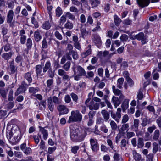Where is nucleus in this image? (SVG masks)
<instances>
[{"mask_svg":"<svg viewBox=\"0 0 161 161\" xmlns=\"http://www.w3.org/2000/svg\"><path fill=\"white\" fill-rule=\"evenodd\" d=\"M70 132L71 139L75 142H80L83 140L86 135L85 130H80L78 129L73 126L70 127Z\"/></svg>","mask_w":161,"mask_h":161,"instance_id":"1","label":"nucleus"},{"mask_svg":"<svg viewBox=\"0 0 161 161\" xmlns=\"http://www.w3.org/2000/svg\"><path fill=\"white\" fill-rule=\"evenodd\" d=\"M65 56L69 60H72L71 55H72L74 60H76L78 58V55L77 52L73 50V46L70 44H68L66 49Z\"/></svg>","mask_w":161,"mask_h":161,"instance_id":"2","label":"nucleus"},{"mask_svg":"<svg viewBox=\"0 0 161 161\" xmlns=\"http://www.w3.org/2000/svg\"><path fill=\"white\" fill-rule=\"evenodd\" d=\"M71 116L69 117L68 122H80L82 120V115L78 110L72 111L71 112Z\"/></svg>","mask_w":161,"mask_h":161,"instance_id":"3","label":"nucleus"},{"mask_svg":"<svg viewBox=\"0 0 161 161\" xmlns=\"http://www.w3.org/2000/svg\"><path fill=\"white\" fill-rule=\"evenodd\" d=\"M74 72V74L76 75L77 74L80 76H85L86 75V71L81 66L77 65L75 64L72 68Z\"/></svg>","mask_w":161,"mask_h":161,"instance_id":"4","label":"nucleus"},{"mask_svg":"<svg viewBox=\"0 0 161 161\" xmlns=\"http://www.w3.org/2000/svg\"><path fill=\"white\" fill-rule=\"evenodd\" d=\"M96 112L95 111H90L88 114V117L85 116L84 118L85 121H87V125L88 126L92 125L94 123L93 118L95 115Z\"/></svg>","mask_w":161,"mask_h":161,"instance_id":"5","label":"nucleus"},{"mask_svg":"<svg viewBox=\"0 0 161 161\" xmlns=\"http://www.w3.org/2000/svg\"><path fill=\"white\" fill-rule=\"evenodd\" d=\"M121 109L120 108H118L117 109V111L115 113H114L113 111H110V114L111 117L114 119L117 122H119V119L121 117Z\"/></svg>","mask_w":161,"mask_h":161,"instance_id":"6","label":"nucleus"},{"mask_svg":"<svg viewBox=\"0 0 161 161\" xmlns=\"http://www.w3.org/2000/svg\"><path fill=\"white\" fill-rule=\"evenodd\" d=\"M134 38L138 40H141L142 44H146L147 42V39L146 36H145L143 32H140L134 36Z\"/></svg>","mask_w":161,"mask_h":161,"instance_id":"7","label":"nucleus"},{"mask_svg":"<svg viewBox=\"0 0 161 161\" xmlns=\"http://www.w3.org/2000/svg\"><path fill=\"white\" fill-rule=\"evenodd\" d=\"M57 109L59 112V115H61L67 114L69 112V109L63 105H60L57 106Z\"/></svg>","mask_w":161,"mask_h":161,"instance_id":"8","label":"nucleus"},{"mask_svg":"<svg viewBox=\"0 0 161 161\" xmlns=\"http://www.w3.org/2000/svg\"><path fill=\"white\" fill-rule=\"evenodd\" d=\"M14 15V12L12 10H9L7 13L6 18L7 23L10 24V26H13V23H12Z\"/></svg>","mask_w":161,"mask_h":161,"instance_id":"9","label":"nucleus"},{"mask_svg":"<svg viewBox=\"0 0 161 161\" xmlns=\"http://www.w3.org/2000/svg\"><path fill=\"white\" fill-rule=\"evenodd\" d=\"M58 74L62 77V79L63 80H69L70 77L67 74L65 70L63 69H60L58 70Z\"/></svg>","mask_w":161,"mask_h":161,"instance_id":"10","label":"nucleus"},{"mask_svg":"<svg viewBox=\"0 0 161 161\" xmlns=\"http://www.w3.org/2000/svg\"><path fill=\"white\" fill-rule=\"evenodd\" d=\"M90 143L92 151L96 152L98 150L99 147L97 140L92 138L90 140Z\"/></svg>","mask_w":161,"mask_h":161,"instance_id":"11","label":"nucleus"},{"mask_svg":"<svg viewBox=\"0 0 161 161\" xmlns=\"http://www.w3.org/2000/svg\"><path fill=\"white\" fill-rule=\"evenodd\" d=\"M73 41L74 42V46L75 48L78 50H80L81 48L80 44L78 41V38L76 35H74L73 36Z\"/></svg>","mask_w":161,"mask_h":161,"instance_id":"12","label":"nucleus"},{"mask_svg":"<svg viewBox=\"0 0 161 161\" xmlns=\"http://www.w3.org/2000/svg\"><path fill=\"white\" fill-rule=\"evenodd\" d=\"M99 104L94 101L93 100H92L90 103L88 107L90 110H97L99 108Z\"/></svg>","mask_w":161,"mask_h":161,"instance_id":"13","label":"nucleus"},{"mask_svg":"<svg viewBox=\"0 0 161 161\" xmlns=\"http://www.w3.org/2000/svg\"><path fill=\"white\" fill-rule=\"evenodd\" d=\"M33 72L31 71L25 73L23 75V77L29 83H31L32 81V78L31 76V75L33 74Z\"/></svg>","mask_w":161,"mask_h":161,"instance_id":"14","label":"nucleus"},{"mask_svg":"<svg viewBox=\"0 0 161 161\" xmlns=\"http://www.w3.org/2000/svg\"><path fill=\"white\" fill-rule=\"evenodd\" d=\"M150 0H137L138 4L142 8L147 6L149 3Z\"/></svg>","mask_w":161,"mask_h":161,"instance_id":"15","label":"nucleus"},{"mask_svg":"<svg viewBox=\"0 0 161 161\" xmlns=\"http://www.w3.org/2000/svg\"><path fill=\"white\" fill-rule=\"evenodd\" d=\"M101 114L105 121H108L110 118V113L105 110H103L101 112Z\"/></svg>","mask_w":161,"mask_h":161,"instance_id":"16","label":"nucleus"},{"mask_svg":"<svg viewBox=\"0 0 161 161\" xmlns=\"http://www.w3.org/2000/svg\"><path fill=\"white\" fill-rule=\"evenodd\" d=\"M92 39L95 44L100 45L101 43V41L99 36L97 34H94L92 36Z\"/></svg>","mask_w":161,"mask_h":161,"instance_id":"17","label":"nucleus"},{"mask_svg":"<svg viewBox=\"0 0 161 161\" xmlns=\"http://www.w3.org/2000/svg\"><path fill=\"white\" fill-rule=\"evenodd\" d=\"M125 74L124 75V76L126 78L127 83L128 84L129 86L130 87H132L134 85V82L132 79L129 77L128 73L127 71H125Z\"/></svg>","mask_w":161,"mask_h":161,"instance_id":"18","label":"nucleus"},{"mask_svg":"<svg viewBox=\"0 0 161 161\" xmlns=\"http://www.w3.org/2000/svg\"><path fill=\"white\" fill-rule=\"evenodd\" d=\"M36 71V76L38 77L39 76H42L44 75L43 73H42V67L41 65H37L35 67Z\"/></svg>","mask_w":161,"mask_h":161,"instance_id":"19","label":"nucleus"},{"mask_svg":"<svg viewBox=\"0 0 161 161\" xmlns=\"http://www.w3.org/2000/svg\"><path fill=\"white\" fill-rule=\"evenodd\" d=\"M123 124L120 128L119 130V133L120 134H123L125 131H128L129 127V125L127 123H124Z\"/></svg>","mask_w":161,"mask_h":161,"instance_id":"20","label":"nucleus"},{"mask_svg":"<svg viewBox=\"0 0 161 161\" xmlns=\"http://www.w3.org/2000/svg\"><path fill=\"white\" fill-rule=\"evenodd\" d=\"M48 106L49 110L51 112L54 109V105L52 101V97H50L47 99Z\"/></svg>","mask_w":161,"mask_h":161,"instance_id":"21","label":"nucleus"},{"mask_svg":"<svg viewBox=\"0 0 161 161\" xmlns=\"http://www.w3.org/2000/svg\"><path fill=\"white\" fill-rule=\"evenodd\" d=\"M139 121L138 119H135L134 120L133 125L132 126V129H134L135 132H136L138 130Z\"/></svg>","mask_w":161,"mask_h":161,"instance_id":"22","label":"nucleus"},{"mask_svg":"<svg viewBox=\"0 0 161 161\" xmlns=\"http://www.w3.org/2000/svg\"><path fill=\"white\" fill-rule=\"evenodd\" d=\"M109 54V52L107 51H105L103 52L101 51L98 52L97 54L98 57L100 58L101 59H103L107 55Z\"/></svg>","mask_w":161,"mask_h":161,"instance_id":"23","label":"nucleus"},{"mask_svg":"<svg viewBox=\"0 0 161 161\" xmlns=\"http://www.w3.org/2000/svg\"><path fill=\"white\" fill-rule=\"evenodd\" d=\"M40 131L41 132L43 135V137L44 140H46L48 137V133L47 130L44 128L41 127Z\"/></svg>","mask_w":161,"mask_h":161,"instance_id":"24","label":"nucleus"},{"mask_svg":"<svg viewBox=\"0 0 161 161\" xmlns=\"http://www.w3.org/2000/svg\"><path fill=\"white\" fill-rule=\"evenodd\" d=\"M112 101L114 104L115 107L116 108L120 104V102L118 97L114 96L113 97Z\"/></svg>","mask_w":161,"mask_h":161,"instance_id":"25","label":"nucleus"},{"mask_svg":"<svg viewBox=\"0 0 161 161\" xmlns=\"http://www.w3.org/2000/svg\"><path fill=\"white\" fill-rule=\"evenodd\" d=\"M129 100L125 99L124 100L121 105V107L123 110H125L128 107L129 102Z\"/></svg>","mask_w":161,"mask_h":161,"instance_id":"26","label":"nucleus"},{"mask_svg":"<svg viewBox=\"0 0 161 161\" xmlns=\"http://www.w3.org/2000/svg\"><path fill=\"white\" fill-rule=\"evenodd\" d=\"M89 2L93 8L97 7L100 3V2L98 0H89Z\"/></svg>","mask_w":161,"mask_h":161,"instance_id":"27","label":"nucleus"},{"mask_svg":"<svg viewBox=\"0 0 161 161\" xmlns=\"http://www.w3.org/2000/svg\"><path fill=\"white\" fill-rule=\"evenodd\" d=\"M134 158L136 161H140L141 159V155L137 153L136 151L134 150L132 152Z\"/></svg>","mask_w":161,"mask_h":161,"instance_id":"28","label":"nucleus"},{"mask_svg":"<svg viewBox=\"0 0 161 161\" xmlns=\"http://www.w3.org/2000/svg\"><path fill=\"white\" fill-rule=\"evenodd\" d=\"M52 69L51 66V63L49 61H47L45 64L44 67L43 69V72L44 73L46 72L48 70Z\"/></svg>","mask_w":161,"mask_h":161,"instance_id":"29","label":"nucleus"},{"mask_svg":"<svg viewBox=\"0 0 161 161\" xmlns=\"http://www.w3.org/2000/svg\"><path fill=\"white\" fill-rule=\"evenodd\" d=\"M87 48L88 49L86 51L83 53L82 54V56L84 58L86 57L91 54V45H88Z\"/></svg>","mask_w":161,"mask_h":161,"instance_id":"30","label":"nucleus"},{"mask_svg":"<svg viewBox=\"0 0 161 161\" xmlns=\"http://www.w3.org/2000/svg\"><path fill=\"white\" fill-rule=\"evenodd\" d=\"M156 126L155 125H153L152 126L149 127L147 130V132L146 133V136H149V133H152L153 131L156 129Z\"/></svg>","mask_w":161,"mask_h":161,"instance_id":"31","label":"nucleus"},{"mask_svg":"<svg viewBox=\"0 0 161 161\" xmlns=\"http://www.w3.org/2000/svg\"><path fill=\"white\" fill-rule=\"evenodd\" d=\"M42 36L40 35V33L37 30L34 32V39L36 42H38L40 40Z\"/></svg>","mask_w":161,"mask_h":161,"instance_id":"32","label":"nucleus"},{"mask_svg":"<svg viewBox=\"0 0 161 161\" xmlns=\"http://www.w3.org/2000/svg\"><path fill=\"white\" fill-rule=\"evenodd\" d=\"M26 90V88L25 87H23V86H20L17 89L16 92L15 93V95H18L21 93L24 92Z\"/></svg>","mask_w":161,"mask_h":161,"instance_id":"33","label":"nucleus"},{"mask_svg":"<svg viewBox=\"0 0 161 161\" xmlns=\"http://www.w3.org/2000/svg\"><path fill=\"white\" fill-rule=\"evenodd\" d=\"M73 24L69 20L67 21V22L64 25V28L69 30H71L73 29Z\"/></svg>","mask_w":161,"mask_h":161,"instance_id":"34","label":"nucleus"},{"mask_svg":"<svg viewBox=\"0 0 161 161\" xmlns=\"http://www.w3.org/2000/svg\"><path fill=\"white\" fill-rule=\"evenodd\" d=\"M14 102H10L5 106V109L8 110L11 109L14 106Z\"/></svg>","mask_w":161,"mask_h":161,"instance_id":"35","label":"nucleus"},{"mask_svg":"<svg viewBox=\"0 0 161 161\" xmlns=\"http://www.w3.org/2000/svg\"><path fill=\"white\" fill-rule=\"evenodd\" d=\"M137 98H138L137 103L138 104H139V100H141L143 98V96L142 93V88H140L138 92L137 95Z\"/></svg>","mask_w":161,"mask_h":161,"instance_id":"36","label":"nucleus"},{"mask_svg":"<svg viewBox=\"0 0 161 161\" xmlns=\"http://www.w3.org/2000/svg\"><path fill=\"white\" fill-rule=\"evenodd\" d=\"M144 140L142 138H139L137 141V147L138 148H141L143 147L144 143Z\"/></svg>","mask_w":161,"mask_h":161,"instance_id":"37","label":"nucleus"},{"mask_svg":"<svg viewBox=\"0 0 161 161\" xmlns=\"http://www.w3.org/2000/svg\"><path fill=\"white\" fill-rule=\"evenodd\" d=\"M39 90V88L38 87H30L29 88V93L32 94H35Z\"/></svg>","mask_w":161,"mask_h":161,"instance_id":"38","label":"nucleus"},{"mask_svg":"<svg viewBox=\"0 0 161 161\" xmlns=\"http://www.w3.org/2000/svg\"><path fill=\"white\" fill-rule=\"evenodd\" d=\"M80 31L82 37L83 38H85L89 33L90 35H91V33L90 32L89 33L88 31H86V29L84 28H81L80 29Z\"/></svg>","mask_w":161,"mask_h":161,"instance_id":"39","label":"nucleus"},{"mask_svg":"<svg viewBox=\"0 0 161 161\" xmlns=\"http://www.w3.org/2000/svg\"><path fill=\"white\" fill-rule=\"evenodd\" d=\"M51 25L48 21H46L44 22L42 25L43 29L48 30L51 27Z\"/></svg>","mask_w":161,"mask_h":161,"instance_id":"40","label":"nucleus"},{"mask_svg":"<svg viewBox=\"0 0 161 161\" xmlns=\"http://www.w3.org/2000/svg\"><path fill=\"white\" fill-rule=\"evenodd\" d=\"M124 81L123 78H120L118 79L117 81V87L119 89H121Z\"/></svg>","mask_w":161,"mask_h":161,"instance_id":"41","label":"nucleus"},{"mask_svg":"<svg viewBox=\"0 0 161 161\" xmlns=\"http://www.w3.org/2000/svg\"><path fill=\"white\" fill-rule=\"evenodd\" d=\"M14 0H8L7 1V4L8 8L12 9L14 8Z\"/></svg>","mask_w":161,"mask_h":161,"instance_id":"42","label":"nucleus"},{"mask_svg":"<svg viewBox=\"0 0 161 161\" xmlns=\"http://www.w3.org/2000/svg\"><path fill=\"white\" fill-rule=\"evenodd\" d=\"M10 68L12 73L13 74L15 73L17 70V69L14 65V60L12 61L11 62Z\"/></svg>","mask_w":161,"mask_h":161,"instance_id":"43","label":"nucleus"},{"mask_svg":"<svg viewBox=\"0 0 161 161\" xmlns=\"http://www.w3.org/2000/svg\"><path fill=\"white\" fill-rule=\"evenodd\" d=\"M150 123V119H148L147 118H145L142 119L141 125L142 127H145Z\"/></svg>","mask_w":161,"mask_h":161,"instance_id":"44","label":"nucleus"},{"mask_svg":"<svg viewBox=\"0 0 161 161\" xmlns=\"http://www.w3.org/2000/svg\"><path fill=\"white\" fill-rule=\"evenodd\" d=\"M32 45V41L30 38H28L27 40L26 45L28 50L31 49Z\"/></svg>","mask_w":161,"mask_h":161,"instance_id":"45","label":"nucleus"},{"mask_svg":"<svg viewBox=\"0 0 161 161\" xmlns=\"http://www.w3.org/2000/svg\"><path fill=\"white\" fill-rule=\"evenodd\" d=\"M160 134L159 131L158 130H156L153 134V139L155 140H157L159 137Z\"/></svg>","mask_w":161,"mask_h":161,"instance_id":"46","label":"nucleus"},{"mask_svg":"<svg viewBox=\"0 0 161 161\" xmlns=\"http://www.w3.org/2000/svg\"><path fill=\"white\" fill-rule=\"evenodd\" d=\"M52 101L56 104H59L61 103V101L57 97L54 96L52 97Z\"/></svg>","mask_w":161,"mask_h":161,"instance_id":"47","label":"nucleus"},{"mask_svg":"<svg viewBox=\"0 0 161 161\" xmlns=\"http://www.w3.org/2000/svg\"><path fill=\"white\" fill-rule=\"evenodd\" d=\"M65 15L66 17H67L68 19L73 21L75 20V16L69 12H67L66 13Z\"/></svg>","mask_w":161,"mask_h":161,"instance_id":"48","label":"nucleus"},{"mask_svg":"<svg viewBox=\"0 0 161 161\" xmlns=\"http://www.w3.org/2000/svg\"><path fill=\"white\" fill-rule=\"evenodd\" d=\"M67 18L65 15H63L60 18L59 20V25H63L66 21Z\"/></svg>","mask_w":161,"mask_h":161,"instance_id":"49","label":"nucleus"},{"mask_svg":"<svg viewBox=\"0 0 161 161\" xmlns=\"http://www.w3.org/2000/svg\"><path fill=\"white\" fill-rule=\"evenodd\" d=\"M153 154H155L158 150V144L156 142H154L153 144Z\"/></svg>","mask_w":161,"mask_h":161,"instance_id":"50","label":"nucleus"},{"mask_svg":"<svg viewBox=\"0 0 161 161\" xmlns=\"http://www.w3.org/2000/svg\"><path fill=\"white\" fill-rule=\"evenodd\" d=\"M112 129L114 131L116 130L117 128V125L116 123L113 120H111L110 123Z\"/></svg>","mask_w":161,"mask_h":161,"instance_id":"51","label":"nucleus"},{"mask_svg":"<svg viewBox=\"0 0 161 161\" xmlns=\"http://www.w3.org/2000/svg\"><path fill=\"white\" fill-rule=\"evenodd\" d=\"M71 63L69 61L67 62L63 66V68L66 71H68L70 67Z\"/></svg>","mask_w":161,"mask_h":161,"instance_id":"52","label":"nucleus"},{"mask_svg":"<svg viewBox=\"0 0 161 161\" xmlns=\"http://www.w3.org/2000/svg\"><path fill=\"white\" fill-rule=\"evenodd\" d=\"M13 93V91L12 90H11L9 92L8 96V100L10 102H12L14 99Z\"/></svg>","mask_w":161,"mask_h":161,"instance_id":"53","label":"nucleus"},{"mask_svg":"<svg viewBox=\"0 0 161 161\" xmlns=\"http://www.w3.org/2000/svg\"><path fill=\"white\" fill-rule=\"evenodd\" d=\"M0 94L3 98L6 97L7 92L4 88H0Z\"/></svg>","mask_w":161,"mask_h":161,"instance_id":"54","label":"nucleus"},{"mask_svg":"<svg viewBox=\"0 0 161 161\" xmlns=\"http://www.w3.org/2000/svg\"><path fill=\"white\" fill-rule=\"evenodd\" d=\"M56 15L57 16L59 17L62 14V11L60 7H58L56 10Z\"/></svg>","mask_w":161,"mask_h":161,"instance_id":"55","label":"nucleus"},{"mask_svg":"<svg viewBox=\"0 0 161 161\" xmlns=\"http://www.w3.org/2000/svg\"><path fill=\"white\" fill-rule=\"evenodd\" d=\"M12 55V53L10 52L8 53H5L2 54V56L3 58H4L5 59L7 60L8 58H10Z\"/></svg>","mask_w":161,"mask_h":161,"instance_id":"56","label":"nucleus"},{"mask_svg":"<svg viewBox=\"0 0 161 161\" xmlns=\"http://www.w3.org/2000/svg\"><path fill=\"white\" fill-rule=\"evenodd\" d=\"M104 120L101 117H98L97 118L96 120V123L97 124H103Z\"/></svg>","mask_w":161,"mask_h":161,"instance_id":"57","label":"nucleus"},{"mask_svg":"<svg viewBox=\"0 0 161 161\" xmlns=\"http://www.w3.org/2000/svg\"><path fill=\"white\" fill-rule=\"evenodd\" d=\"M14 156L18 158H21L23 157V154L20 152L15 151L14 152Z\"/></svg>","mask_w":161,"mask_h":161,"instance_id":"58","label":"nucleus"},{"mask_svg":"<svg viewBox=\"0 0 161 161\" xmlns=\"http://www.w3.org/2000/svg\"><path fill=\"white\" fill-rule=\"evenodd\" d=\"M47 43L46 38H44L42 42V48H46L47 47Z\"/></svg>","mask_w":161,"mask_h":161,"instance_id":"59","label":"nucleus"},{"mask_svg":"<svg viewBox=\"0 0 161 161\" xmlns=\"http://www.w3.org/2000/svg\"><path fill=\"white\" fill-rule=\"evenodd\" d=\"M129 119L128 116L127 114L125 115L122 118L121 123L122 124L125 123L127 122Z\"/></svg>","mask_w":161,"mask_h":161,"instance_id":"60","label":"nucleus"},{"mask_svg":"<svg viewBox=\"0 0 161 161\" xmlns=\"http://www.w3.org/2000/svg\"><path fill=\"white\" fill-rule=\"evenodd\" d=\"M114 22L116 25H118L121 22V19L118 18L117 15H115L114 16Z\"/></svg>","mask_w":161,"mask_h":161,"instance_id":"61","label":"nucleus"},{"mask_svg":"<svg viewBox=\"0 0 161 161\" xmlns=\"http://www.w3.org/2000/svg\"><path fill=\"white\" fill-rule=\"evenodd\" d=\"M31 149L29 147H26L25 149L23 151L24 153L27 155L31 153Z\"/></svg>","mask_w":161,"mask_h":161,"instance_id":"62","label":"nucleus"},{"mask_svg":"<svg viewBox=\"0 0 161 161\" xmlns=\"http://www.w3.org/2000/svg\"><path fill=\"white\" fill-rule=\"evenodd\" d=\"M70 96L73 101L76 103L77 102L78 97L76 94L74 93H72L70 94Z\"/></svg>","mask_w":161,"mask_h":161,"instance_id":"63","label":"nucleus"},{"mask_svg":"<svg viewBox=\"0 0 161 161\" xmlns=\"http://www.w3.org/2000/svg\"><path fill=\"white\" fill-rule=\"evenodd\" d=\"M56 149V147L55 146L49 147L48 149L47 152L49 154H52Z\"/></svg>","mask_w":161,"mask_h":161,"instance_id":"64","label":"nucleus"}]
</instances>
